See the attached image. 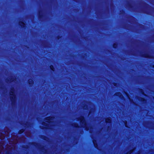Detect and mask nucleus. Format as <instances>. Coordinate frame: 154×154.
<instances>
[{
  "mask_svg": "<svg viewBox=\"0 0 154 154\" xmlns=\"http://www.w3.org/2000/svg\"><path fill=\"white\" fill-rule=\"evenodd\" d=\"M54 117H49L46 118L45 119V121L46 122L49 124L45 122H43L42 124V126H40L41 128L43 129L44 128H48L50 126L49 125H53L52 124L53 122H54Z\"/></svg>",
  "mask_w": 154,
  "mask_h": 154,
  "instance_id": "nucleus-1",
  "label": "nucleus"
},
{
  "mask_svg": "<svg viewBox=\"0 0 154 154\" xmlns=\"http://www.w3.org/2000/svg\"><path fill=\"white\" fill-rule=\"evenodd\" d=\"M14 88H11L10 92V98L12 104L14 103L16 100V98L14 94Z\"/></svg>",
  "mask_w": 154,
  "mask_h": 154,
  "instance_id": "nucleus-2",
  "label": "nucleus"
},
{
  "mask_svg": "<svg viewBox=\"0 0 154 154\" xmlns=\"http://www.w3.org/2000/svg\"><path fill=\"white\" fill-rule=\"evenodd\" d=\"M80 120L81 122L82 123V126L83 127H85L86 125V123L84 117H81L80 118Z\"/></svg>",
  "mask_w": 154,
  "mask_h": 154,
  "instance_id": "nucleus-3",
  "label": "nucleus"
},
{
  "mask_svg": "<svg viewBox=\"0 0 154 154\" xmlns=\"http://www.w3.org/2000/svg\"><path fill=\"white\" fill-rule=\"evenodd\" d=\"M29 84L32 85L33 84V81L32 79H29L28 81Z\"/></svg>",
  "mask_w": 154,
  "mask_h": 154,
  "instance_id": "nucleus-4",
  "label": "nucleus"
},
{
  "mask_svg": "<svg viewBox=\"0 0 154 154\" xmlns=\"http://www.w3.org/2000/svg\"><path fill=\"white\" fill-rule=\"evenodd\" d=\"M19 24L21 26L23 27H24V26H25V23H24L22 22H20L19 23Z\"/></svg>",
  "mask_w": 154,
  "mask_h": 154,
  "instance_id": "nucleus-5",
  "label": "nucleus"
},
{
  "mask_svg": "<svg viewBox=\"0 0 154 154\" xmlns=\"http://www.w3.org/2000/svg\"><path fill=\"white\" fill-rule=\"evenodd\" d=\"M4 137V136L3 135V134L1 133H0V138L1 139H3Z\"/></svg>",
  "mask_w": 154,
  "mask_h": 154,
  "instance_id": "nucleus-6",
  "label": "nucleus"
},
{
  "mask_svg": "<svg viewBox=\"0 0 154 154\" xmlns=\"http://www.w3.org/2000/svg\"><path fill=\"white\" fill-rule=\"evenodd\" d=\"M106 122H110L111 121L110 118H109L106 119Z\"/></svg>",
  "mask_w": 154,
  "mask_h": 154,
  "instance_id": "nucleus-7",
  "label": "nucleus"
},
{
  "mask_svg": "<svg viewBox=\"0 0 154 154\" xmlns=\"http://www.w3.org/2000/svg\"><path fill=\"white\" fill-rule=\"evenodd\" d=\"M139 100H140L142 101H143V102L146 101L145 100L144 98H140V99H139Z\"/></svg>",
  "mask_w": 154,
  "mask_h": 154,
  "instance_id": "nucleus-8",
  "label": "nucleus"
},
{
  "mask_svg": "<svg viewBox=\"0 0 154 154\" xmlns=\"http://www.w3.org/2000/svg\"><path fill=\"white\" fill-rule=\"evenodd\" d=\"M50 68L53 71L54 70V68L53 66H50Z\"/></svg>",
  "mask_w": 154,
  "mask_h": 154,
  "instance_id": "nucleus-9",
  "label": "nucleus"
},
{
  "mask_svg": "<svg viewBox=\"0 0 154 154\" xmlns=\"http://www.w3.org/2000/svg\"><path fill=\"white\" fill-rule=\"evenodd\" d=\"M116 95L120 97L122 95V94L120 93H118L116 94Z\"/></svg>",
  "mask_w": 154,
  "mask_h": 154,
  "instance_id": "nucleus-10",
  "label": "nucleus"
},
{
  "mask_svg": "<svg viewBox=\"0 0 154 154\" xmlns=\"http://www.w3.org/2000/svg\"><path fill=\"white\" fill-rule=\"evenodd\" d=\"M95 142H96L95 141H93V143L94 144V146L96 147H97V145H96V144Z\"/></svg>",
  "mask_w": 154,
  "mask_h": 154,
  "instance_id": "nucleus-11",
  "label": "nucleus"
},
{
  "mask_svg": "<svg viewBox=\"0 0 154 154\" xmlns=\"http://www.w3.org/2000/svg\"><path fill=\"white\" fill-rule=\"evenodd\" d=\"M117 45L115 43L113 45V47L114 48H116V47H117Z\"/></svg>",
  "mask_w": 154,
  "mask_h": 154,
  "instance_id": "nucleus-12",
  "label": "nucleus"
},
{
  "mask_svg": "<svg viewBox=\"0 0 154 154\" xmlns=\"http://www.w3.org/2000/svg\"><path fill=\"white\" fill-rule=\"evenodd\" d=\"M74 126L75 127H77L78 126V125L77 124H75L74 125Z\"/></svg>",
  "mask_w": 154,
  "mask_h": 154,
  "instance_id": "nucleus-13",
  "label": "nucleus"
},
{
  "mask_svg": "<svg viewBox=\"0 0 154 154\" xmlns=\"http://www.w3.org/2000/svg\"><path fill=\"white\" fill-rule=\"evenodd\" d=\"M133 150H131V151H130V152H128L127 154H130V153L132 152L133 151Z\"/></svg>",
  "mask_w": 154,
  "mask_h": 154,
  "instance_id": "nucleus-14",
  "label": "nucleus"
},
{
  "mask_svg": "<svg viewBox=\"0 0 154 154\" xmlns=\"http://www.w3.org/2000/svg\"><path fill=\"white\" fill-rule=\"evenodd\" d=\"M93 108H94V107L93 106V105H92L91 106Z\"/></svg>",
  "mask_w": 154,
  "mask_h": 154,
  "instance_id": "nucleus-15",
  "label": "nucleus"
},
{
  "mask_svg": "<svg viewBox=\"0 0 154 154\" xmlns=\"http://www.w3.org/2000/svg\"><path fill=\"white\" fill-rule=\"evenodd\" d=\"M20 134H21V132H20Z\"/></svg>",
  "mask_w": 154,
  "mask_h": 154,
  "instance_id": "nucleus-16",
  "label": "nucleus"
}]
</instances>
